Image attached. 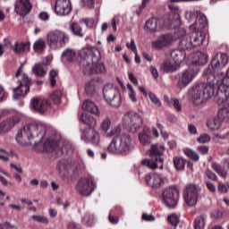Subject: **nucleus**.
Instances as JSON below:
<instances>
[{"label":"nucleus","mask_w":229,"mask_h":229,"mask_svg":"<svg viewBox=\"0 0 229 229\" xmlns=\"http://www.w3.org/2000/svg\"><path fill=\"white\" fill-rule=\"evenodd\" d=\"M13 92L14 99H21L25 98L28 92H30V88L28 85H24V83L20 82L19 86L13 89Z\"/></svg>","instance_id":"nucleus-24"},{"label":"nucleus","mask_w":229,"mask_h":229,"mask_svg":"<svg viewBox=\"0 0 229 229\" xmlns=\"http://www.w3.org/2000/svg\"><path fill=\"white\" fill-rule=\"evenodd\" d=\"M165 101L169 105V106H174L177 112H182V104H180V100H178V98H171L169 100V98L165 97Z\"/></svg>","instance_id":"nucleus-48"},{"label":"nucleus","mask_w":229,"mask_h":229,"mask_svg":"<svg viewBox=\"0 0 229 229\" xmlns=\"http://www.w3.org/2000/svg\"><path fill=\"white\" fill-rule=\"evenodd\" d=\"M179 65L175 62H171L169 60L165 61L162 65L161 69L164 72H176L178 71Z\"/></svg>","instance_id":"nucleus-33"},{"label":"nucleus","mask_w":229,"mask_h":229,"mask_svg":"<svg viewBox=\"0 0 229 229\" xmlns=\"http://www.w3.org/2000/svg\"><path fill=\"white\" fill-rule=\"evenodd\" d=\"M184 155L191 158V160H194L195 162H198L199 160V154L194 151L192 148H186L183 150Z\"/></svg>","instance_id":"nucleus-52"},{"label":"nucleus","mask_w":229,"mask_h":229,"mask_svg":"<svg viewBox=\"0 0 229 229\" xmlns=\"http://www.w3.org/2000/svg\"><path fill=\"white\" fill-rule=\"evenodd\" d=\"M145 181L149 187L152 189H160L164 185V177L160 174H147Z\"/></svg>","instance_id":"nucleus-18"},{"label":"nucleus","mask_w":229,"mask_h":229,"mask_svg":"<svg viewBox=\"0 0 229 229\" xmlns=\"http://www.w3.org/2000/svg\"><path fill=\"white\" fill-rule=\"evenodd\" d=\"M110 126H112V120L109 117H106L102 121L100 128L102 131H108V130H110Z\"/></svg>","instance_id":"nucleus-56"},{"label":"nucleus","mask_w":229,"mask_h":229,"mask_svg":"<svg viewBox=\"0 0 229 229\" xmlns=\"http://www.w3.org/2000/svg\"><path fill=\"white\" fill-rule=\"evenodd\" d=\"M102 80L100 78H95L91 80V81L89 83V90L91 91V95L96 92V87H98V83H102Z\"/></svg>","instance_id":"nucleus-54"},{"label":"nucleus","mask_w":229,"mask_h":229,"mask_svg":"<svg viewBox=\"0 0 229 229\" xmlns=\"http://www.w3.org/2000/svg\"><path fill=\"white\" fill-rule=\"evenodd\" d=\"M175 80H177L178 89H185V87H189L190 83H192L194 72L192 70H185L182 73L177 74Z\"/></svg>","instance_id":"nucleus-13"},{"label":"nucleus","mask_w":229,"mask_h":229,"mask_svg":"<svg viewBox=\"0 0 229 229\" xmlns=\"http://www.w3.org/2000/svg\"><path fill=\"white\" fill-rule=\"evenodd\" d=\"M80 121L82 124H87V100H84L80 110Z\"/></svg>","instance_id":"nucleus-50"},{"label":"nucleus","mask_w":229,"mask_h":229,"mask_svg":"<svg viewBox=\"0 0 229 229\" xmlns=\"http://www.w3.org/2000/svg\"><path fill=\"white\" fill-rule=\"evenodd\" d=\"M148 98L150 101H152V103L156 105V106H162V103H160V99H158V98H157V95H155L153 92L148 93Z\"/></svg>","instance_id":"nucleus-62"},{"label":"nucleus","mask_w":229,"mask_h":229,"mask_svg":"<svg viewBox=\"0 0 229 229\" xmlns=\"http://www.w3.org/2000/svg\"><path fill=\"white\" fill-rule=\"evenodd\" d=\"M190 94L194 105H201L214 96V88L205 82L195 84L190 89Z\"/></svg>","instance_id":"nucleus-2"},{"label":"nucleus","mask_w":229,"mask_h":229,"mask_svg":"<svg viewBox=\"0 0 229 229\" xmlns=\"http://www.w3.org/2000/svg\"><path fill=\"white\" fill-rule=\"evenodd\" d=\"M103 96L105 101L113 108L121 106V93L119 88L115 84L107 83L103 88Z\"/></svg>","instance_id":"nucleus-6"},{"label":"nucleus","mask_w":229,"mask_h":229,"mask_svg":"<svg viewBox=\"0 0 229 229\" xmlns=\"http://www.w3.org/2000/svg\"><path fill=\"white\" fill-rule=\"evenodd\" d=\"M207 26H208L207 16H205V14H203V13L200 11H197V20L194 24L190 26V28H193L194 30H198L199 31L201 30H205Z\"/></svg>","instance_id":"nucleus-20"},{"label":"nucleus","mask_w":229,"mask_h":229,"mask_svg":"<svg viewBox=\"0 0 229 229\" xmlns=\"http://www.w3.org/2000/svg\"><path fill=\"white\" fill-rule=\"evenodd\" d=\"M32 72L37 78H44L47 74V71L42 64H35L32 67Z\"/></svg>","instance_id":"nucleus-37"},{"label":"nucleus","mask_w":229,"mask_h":229,"mask_svg":"<svg viewBox=\"0 0 229 229\" xmlns=\"http://www.w3.org/2000/svg\"><path fill=\"white\" fill-rule=\"evenodd\" d=\"M31 8H33V5H31L30 0H17L14 4V11L21 17L28 15L31 12Z\"/></svg>","instance_id":"nucleus-16"},{"label":"nucleus","mask_w":229,"mask_h":229,"mask_svg":"<svg viewBox=\"0 0 229 229\" xmlns=\"http://www.w3.org/2000/svg\"><path fill=\"white\" fill-rule=\"evenodd\" d=\"M192 62L195 65H205L208 62V55L202 52H196L193 54Z\"/></svg>","instance_id":"nucleus-30"},{"label":"nucleus","mask_w":229,"mask_h":229,"mask_svg":"<svg viewBox=\"0 0 229 229\" xmlns=\"http://www.w3.org/2000/svg\"><path fill=\"white\" fill-rule=\"evenodd\" d=\"M87 112L92 114V115H99V109L92 100L87 101Z\"/></svg>","instance_id":"nucleus-45"},{"label":"nucleus","mask_w":229,"mask_h":229,"mask_svg":"<svg viewBox=\"0 0 229 229\" xmlns=\"http://www.w3.org/2000/svg\"><path fill=\"white\" fill-rule=\"evenodd\" d=\"M72 10L71 5V0H55V13L60 17L69 15Z\"/></svg>","instance_id":"nucleus-14"},{"label":"nucleus","mask_w":229,"mask_h":229,"mask_svg":"<svg viewBox=\"0 0 229 229\" xmlns=\"http://www.w3.org/2000/svg\"><path fill=\"white\" fill-rule=\"evenodd\" d=\"M173 164L175 171H183L187 165V160L182 157H174L173 158Z\"/></svg>","instance_id":"nucleus-36"},{"label":"nucleus","mask_w":229,"mask_h":229,"mask_svg":"<svg viewBox=\"0 0 229 229\" xmlns=\"http://www.w3.org/2000/svg\"><path fill=\"white\" fill-rule=\"evenodd\" d=\"M162 19L152 17L146 21L144 30L148 31V33H157V31L162 30Z\"/></svg>","instance_id":"nucleus-17"},{"label":"nucleus","mask_w":229,"mask_h":229,"mask_svg":"<svg viewBox=\"0 0 229 229\" xmlns=\"http://www.w3.org/2000/svg\"><path fill=\"white\" fill-rule=\"evenodd\" d=\"M140 144L143 146H148L151 144V136L149 135V128L144 126L142 131L138 135Z\"/></svg>","instance_id":"nucleus-27"},{"label":"nucleus","mask_w":229,"mask_h":229,"mask_svg":"<svg viewBox=\"0 0 229 229\" xmlns=\"http://www.w3.org/2000/svg\"><path fill=\"white\" fill-rule=\"evenodd\" d=\"M185 51L182 49H174L171 52V58L174 62L180 66V64L185 60Z\"/></svg>","instance_id":"nucleus-28"},{"label":"nucleus","mask_w":229,"mask_h":229,"mask_svg":"<svg viewBox=\"0 0 229 229\" xmlns=\"http://www.w3.org/2000/svg\"><path fill=\"white\" fill-rule=\"evenodd\" d=\"M18 83H23V85H27V87L30 88V86L31 85V78H30L28 74L23 73L21 81H19Z\"/></svg>","instance_id":"nucleus-64"},{"label":"nucleus","mask_w":229,"mask_h":229,"mask_svg":"<svg viewBox=\"0 0 229 229\" xmlns=\"http://www.w3.org/2000/svg\"><path fill=\"white\" fill-rule=\"evenodd\" d=\"M62 58H64L66 62L72 64L73 60H76V50H74L73 48H66L62 53Z\"/></svg>","instance_id":"nucleus-38"},{"label":"nucleus","mask_w":229,"mask_h":229,"mask_svg":"<svg viewBox=\"0 0 229 229\" xmlns=\"http://www.w3.org/2000/svg\"><path fill=\"white\" fill-rule=\"evenodd\" d=\"M30 106L38 114H46V111L49 110L51 104L46 98H33L30 101Z\"/></svg>","instance_id":"nucleus-15"},{"label":"nucleus","mask_w":229,"mask_h":229,"mask_svg":"<svg viewBox=\"0 0 229 229\" xmlns=\"http://www.w3.org/2000/svg\"><path fill=\"white\" fill-rule=\"evenodd\" d=\"M224 121L219 117V114H217L216 116L210 118L208 123L207 126L209 130H219L221 128V123Z\"/></svg>","instance_id":"nucleus-34"},{"label":"nucleus","mask_w":229,"mask_h":229,"mask_svg":"<svg viewBox=\"0 0 229 229\" xmlns=\"http://www.w3.org/2000/svg\"><path fill=\"white\" fill-rule=\"evenodd\" d=\"M77 62L80 64V65H82V67L87 65V47H83L78 51Z\"/></svg>","instance_id":"nucleus-39"},{"label":"nucleus","mask_w":229,"mask_h":229,"mask_svg":"<svg viewBox=\"0 0 229 229\" xmlns=\"http://www.w3.org/2000/svg\"><path fill=\"white\" fill-rule=\"evenodd\" d=\"M168 222L170 225H173V226H178V225H180V217H178L176 214H172L168 216Z\"/></svg>","instance_id":"nucleus-58"},{"label":"nucleus","mask_w":229,"mask_h":229,"mask_svg":"<svg viewBox=\"0 0 229 229\" xmlns=\"http://www.w3.org/2000/svg\"><path fill=\"white\" fill-rule=\"evenodd\" d=\"M88 58H90L92 64H99L101 52L96 47H88Z\"/></svg>","instance_id":"nucleus-26"},{"label":"nucleus","mask_w":229,"mask_h":229,"mask_svg":"<svg viewBox=\"0 0 229 229\" xmlns=\"http://www.w3.org/2000/svg\"><path fill=\"white\" fill-rule=\"evenodd\" d=\"M211 167L213 171L217 173V174H219V176H221L222 178H226V176H228V172L221 165L214 162L212 163Z\"/></svg>","instance_id":"nucleus-42"},{"label":"nucleus","mask_w":229,"mask_h":229,"mask_svg":"<svg viewBox=\"0 0 229 229\" xmlns=\"http://www.w3.org/2000/svg\"><path fill=\"white\" fill-rule=\"evenodd\" d=\"M189 35H187V31L184 29H179L176 32H175V37L174 40H176V38H183L184 37H188Z\"/></svg>","instance_id":"nucleus-63"},{"label":"nucleus","mask_w":229,"mask_h":229,"mask_svg":"<svg viewBox=\"0 0 229 229\" xmlns=\"http://www.w3.org/2000/svg\"><path fill=\"white\" fill-rule=\"evenodd\" d=\"M56 169L61 176H67L71 169V162L67 159L60 160L57 163Z\"/></svg>","instance_id":"nucleus-25"},{"label":"nucleus","mask_w":229,"mask_h":229,"mask_svg":"<svg viewBox=\"0 0 229 229\" xmlns=\"http://www.w3.org/2000/svg\"><path fill=\"white\" fill-rule=\"evenodd\" d=\"M32 219L38 223H43V225H49V219L46 216L33 215Z\"/></svg>","instance_id":"nucleus-60"},{"label":"nucleus","mask_w":229,"mask_h":229,"mask_svg":"<svg viewBox=\"0 0 229 229\" xmlns=\"http://www.w3.org/2000/svg\"><path fill=\"white\" fill-rule=\"evenodd\" d=\"M121 125H116L106 134V137H108L109 139L112 137L113 139H119V137H121Z\"/></svg>","instance_id":"nucleus-47"},{"label":"nucleus","mask_w":229,"mask_h":229,"mask_svg":"<svg viewBox=\"0 0 229 229\" xmlns=\"http://www.w3.org/2000/svg\"><path fill=\"white\" fill-rule=\"evenodd\" d=\"M70 31L75 36V37H84L85 32H83V29L78 24L77 22H73L70 24Z\"/></svg>","instance_id":"nucleus-41"},{"label":"nucleus","mask_w":229,"mask_h":229,"mask_svg":"<svg viewBox=\"0 0 229 229\" xmlns=\"http://www.w3.org/2000/svg\"><path fill=\"white\" fill-rule=\"evenodd\" d=\"M131 148V138L128 134H121L119 138H113L107 151L114 155H126Z\"/></svg>","instance_id":"nucleus-5"},{"label":"nucleus","mask_w":229,"mask_h":229,"mask_svg":"<svg viewBox=\"0 0 229 229\" xmlns=\"http://www.w3.org/2000/svg\"><path fill=\"white\" fill-rule=\"evenodd\" d=\"M167 23L170 24V26H173V24H174V26H179L180 14L176 13H171L170 14H168Z\"/></svg>","instance_id":"nucleus-46"},{"label":"nucleus","mask_w":229,"mask_h":229,"mask_svg":"<svg viewBox=\"0 0 229 229\" xmlns=\"http://www.w3.org/2000/svg\"><path fill=\"white\" fill-rule=\"evenodd\" d=\"M180 192L178 190L173 186L166 188L163 191V199L164 203L168 208H174V207H176L178 205V198H179Z\"/></svg>","instance_id":"nucleus-11"},{"label":"nucleus","mask_w":229,"mask_h":229,"mask_svg":"<svg viewBox=\"0 0 229 229\" xmlns=\"http://www.w3.org/2000/svg\"><path fill=\"white\" fill-rule=\"evenodd\" d=\"M205 37L206 35L203 31L190 33V38L191 39L193 49H195V47H199V46H203V42H205Z\"/></svg>","instance_id":"nucleus-22"},{"label":"nucleus","mask_w":229,"mask_h":229,"mask_svg":"<svg viewBox=\"0 0 229 229\" xmlns=\"http://www.w3.org/2000/svg\"><path fill=\"white\" fill-rule=\"evenodd\" d=\"M123 124L130 133H137L144 125V118L137 112L130 111L123 115Z\"/></svg>","instance_id":"nucleus-7"},{"label":"nucleus","mask_w":229,"mask_h":229,"mask_svg":"<svg viewBox=\"0 0 229 229\" xmlns=\"http://www.w3.org/2000/svg\"><path fill=\"white\" fill-rule=\"evenodd\" d=\"M165 151V147L162 145H152L149 151L151 158L143 159L141 165L148 167V169L155 170L158 169V164H160L159 169H164V159L162 155H164Z\"/></svg>","instance_id":"nucleus-4"},{"label":"nucleus","mask_w":229,"mask_h":229,"mask_svg":"<svg viewBox=\"0 0 229 229\" xmlns=\"http://www.w3.org/2000/svg\"><path fill=\"white\" fill-rule=\"evenodd\" d=\"M69 35L60 30H51L47 34L46 42L52 51H58L69 44Z\"/></svg>","instance_id":"nucleus-3"},{"label":"nucleus","mask_w":229,"mask_h":229,"mask_svg":"<svg viewBox=\"0 0 229 229\" xmlns=\"http://www.w3.org/2000/svg\"><path fill=\"white\" fill-rule=\"evenodd\" d=\"M224 105V106L218 111V117H220V119L222 121H224V123H229V99L227 98V99L222 104Z\"/></svg>","instance_id":"nucleus-29"},{"label":"nucleus","mask_w":229,"mask_h":229,"mask_svg":"<svg viewBox=\"0 0 229 229\" xmlns=\"http://www.w3.org/2000/svg\"><path fill=\"white\" fill-rule=\"evenodd\" d=\"M87 185H88L87 196H90L92 192L96 191L97 186H96V183H94V180L90 177H88Z\"/></svg>","instance_id":"nucleus-55"},{"label":"nucleus","mask_w":229,"mask_h":229,"mask_svg":"<svg viewBox=\"0 0 229 229\" xmlns=\"http://www.w3.org/2000/svg\"><path fill=\"white\" fill-rule=\"evenodd\" d=\"M87 133L88 142H91V144H95V146H98L100 140L99 132H98L96 129H88Z\"/></svg>","instance_id":"nucleus-35"},{"label":"nucleus","mask_w":229,"mask_h":229,"mask_svg":"<svg viewBox=\"0 0 229 229\" xmlns=\"http://www.w3.org/2000/svg\"><path fill=\"white\" fill-rule=\"evenodd\" d=\"M229 98V69L226 71V75L222 80V84L218 86L215 101L217 105H223Z\"/></svg>","instance_id":"nucleus-9"},{"label":"nucleus","mask_w":229,"mask_h":229,"mask_svg":"<svg viewBox=\"0 0 229 229\" xmlns=\"http://www.w3.org/2000/svg\"><path fill=\"white\" fill-rule=\"evenodd\" d=\"M126 47H128V49H131L132 53H135L136 64H140V56L139 55V53L137 52V45H135V40L131 39V44L126 43Z\"/></svg>","instance_id":"nucleus-49"},{"label":"nucleus","mask_w":229,"mask_h":229,"mask_svg":"<svg viewBox=\"0 0 229 229\" xmlns=\"http://www.w3.org/2000/svg\"><path fill=\"white\" fill-rule=\"evenodd\" d=\"M198 17V11H186L185 12V19L189 21V22L194 21Z\"/></svg>","instance_id":"nucleus-59"},{"label":"nucleus","mask_w":229,"mask_h":229,"mask_svg":"<svg viewBox=\"0 0 229 229\" xmlns=\"http://www.w3.org/2000/svg\"><path fill=\"white\" fill-rule=\"evenodd\" d=\"M105 72H106V68L102 63L92 64L91 66H89V74L91 76L94 74H105Z\"/></svg>","instance_id":"nucleus-32"},{"label":"nucleus","mask_w":229,"mask_h":229,"mask_svg":"<svg viewBox=\"0 0 229 229\" xmlns=\"http://www.w3.org/2000/svg\"><path fill=\"white\" fill-rule=\"evenodd\" d=\"M31 49V43L27 42H16L13 47V51L15 55H24V53H30Z\"/></svg>","instance_id":"nucleus-23"},{"label":"nucleus","mask_w":229,"mask_h":229,"mask_svg":"<svg viewBox=\"0 0 229 229\" xmlns=\"http://www.w3.org/2000/svg\"><path fill=\"white\" fill-rule=\"evenodd\" d=\"M62 96H64L62 90L57 89L50 95V98L55 105H60V103H62Z\"/></svg>","instance_id":"nucleus-51"},{"label":"nucleus","mask_w":229,"mask_h":229,"mask_svg":"<svg viewBox=\"0 0 229 229\" xmlns=\"http://www.w3.org/2000/svg\"><path fill=\"white\" fill-rule=\"evenodd\" d=\"M19 116H13L6 121H4L0 123V133H6L15 126V124H19Z\"/></svg>","instance_id":"nucleus-21"},{"label":"nucleus","mask_w":229,"mask_h":229,"mask_svg":"<svg viewBox=\"0 0 229 229\" xmlns=\"http://www.w3.org/2000/svg\"><path fill=\"white\" fill-rule=\"evenodd\" d=\"M35 53H42L46 49V40L44 38L37 39L33 44Z\"/></svg>","instance_id":"nucleus-44"},{"label":"nucleus","mask_w":229,"mask_h":229,"mask_svg":"<svg viewBox=\"0 0 229 229\" xmlns=\"http://www.w3.org/2000/svg\"><path fill=\"white\" fill-rule=\"evenodd\" d=\"M55 152L54 157H62V155H69L72 153L74 147L71 142L64 141L61 147V148H58V143L56 147H54Z\"/></svg>","instance_id":"nucleus-19"},{"label":"nucleus","mask_w":229,"mask_h":229,"mask_svg":"<svg viewBox=\"0 0 229 229\" xmlns=\"http://www.w3.org/2000/svg\"><path fill=\"white\" fill-rule=\"evenodd\" d=\"M195 229H205V216H199L195 218L194 222Z\"/></svg>","instance_id":"nucleus-53"},{"label":"nucleus","mask_w":229,"mask_h":229,"mask_svg":"<svg viewBox=\"0 0 229 229\" xmlns=\"http://www.w3.org/2000/svg\"><path fill=\"white\" fill-rule=\"evenodd\" d=\"M49 80H50V85L51 87H55L56 85V76H58V73L55 70H51L49 72Z\"/></svg>","instance_id":"nucleus-61"},{"label":"nucleus","mask_w":229,"mask_h":229,"mask_svg":"<svg viewBox=\"0 0 229 229\" xmlns=\"http://www.w3.org/2000/svg\"><path fill=\"white\" fill-rule=\"evenodd\" d=\"M199 191H201V188L195 184H188L185 186L183 199L188 207H196Z\"/></svg>","instance_id":"nucleus-10"},{"label":"nucleus","mask_w":229,"mask_h":229,"mask_svg":"<svg viewBox=\"0 0 229 229\" xmlns=\"http://www.w3.org/2000/svg\"><path fill=\"white\" fill-rule=\"evenodd\" d=\"M211 167L213 171L217 173V174H219V176H221L222 178H226V176H228V172L221 165L214 162L212 163Z\"/></svg>","instance_id":"nucleus-43"},{"label":"nucleus","mask_w":229,"mask_h":229,"mask_svg":"<svg viewBox=\"0 0 229 229\" xmlns=\"http://www.w3.org/2000/svg\"><path fill=\"white\" fill-rule=\"evenodd\" d=\"M44 137H46V126L40 123H30L18 131L16 140L21 146L34 144L33 149L38 153H52V155H55V148L58 146V141L47 140L42 143Z\"/></svg>","instance_id":"nucleus-1"},{"label":"nucleus","mask_w":229,"mask_h":229,"mask_svg":"<svg viewBox=\"0 0 229 229\" xmlns=\"http://www.w3.org/2000/svg\"><path fill=\"white\" fill-rule=\"evenodd\" d=\"M228 64V55L225 54H217L211 61V64L203 72V76L207 77L208 83L212 84L213 80H216L214 72L216 69H223Z\"/></svg>","instance_id":"nucleus-8"},{"label":"nucleus","mask_w":229,"mask_h":229,"mask_svg":"<svg viewBox=\"0 0 229 229\" xmlns=\"http://www.w3.org/2000/svg\"><path fill=\"white\" fill-rule=\"evenodd\" d=\"M98 124V121L93 116H88L87 118V126L88 130H96V125Z\"/></svg>","instance_id":"nucleus-57"},{"label":"nucleus","mask_w":229,"mask_h":229,"mask_svg":"<svg viewBox=\"0 0 229 229\" xmlns=\"http://www.w3.org/2000/svg\"><path fill=\"white\" fill-rule=\"evenodd\" d=\"M179 49L182 51H190L191 49H194L190 34L188 36H184L181 39L179 43Z\"/></svg>","instance_id":"nucleus-31"},{"label":"nucleus","mask_w":229,"mask_h":229,"mask_svg":"<svg viewBox=\"0 0 229 229\" xmlns=\"http://www.w3.org/2000/svg\"><path fill=\"white\" fill-rule=\"evenodd\" d=\"M76 191H78L81 196H87V179L85 177L79 180Z\"/></svg>","instance_id":"nucleus-40"},{"label":"nucleus","mask_w":229,"mask_h":229,"mask_svg":"<svg viewBox=\"0 0 229 229\" xmlns=\"http://www.w3.org/2000/svg\"><path fill=\"white\" fill-rule=\"evenodd\" d=\"M174 42V36L171 34H164L157 38V40L152 41V49L156 51H164L167 47H171Z\"/></svg>","instance_id":"nucleus-12"}]
</instances>
